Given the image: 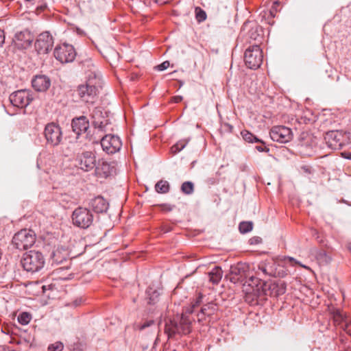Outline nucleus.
I'll return each mask as SVG.
<instances>
[{"instance_id": "nucleus-1", "label": "nucleus", "mask_w": 351, "mask_h": 351, "mask_svg": "<svg viewBox=\"0 0 351 351\" xmlns=\"http://www.w3.org/2000/svg\"><path fill=\"white\" fill-rule=\"evenodd\" d=\"M201 300L202 295H199L195 303L187 308L181 316H177L173 319H169L166 322L165 332L169 339H176L178 335H188L191 332L192 322L194 320L192 315L195 307L199 305Z\"/></svg>"}, {"instance_id": "nucleus-2", "label": "nucleus", "mask_w": 351, "mask_h": 351, "mask_svg": "<svg viewBox=\"0 0 351 351\" xmlns=\"http://www.w3.org/2000/svg\"><path fill=\"white\" fill-rule=\"evenodd\" d=\"M243 291L245 293V300L253 304H258V300H263L268 293L265 290V282L252 276L244 283Z\"/></svg>"}, {"instance_id": "nucleus-3", "label": "nucleus", "mask_w": 351, "mask_h": 351, "mask_svg": "<svg viewBox=\"0 0 351 351\" xmlns=\"http://www.w3.org/2000/svg\"><path fill=\"white\" fill-rule=\"evenodd\" d=\"M100 78L96 73H90L85 84H80L77 88V93L80 98L84 102L95 103L97 95V86L99 84Z\"/></svg>"}, {"instance_id": "nucleus-4", "label": "nucleus", "mask_w": 351, "mask_h": 351, "mask_svg": "<svg viewBox=\"0 0 351 351\" xmlns=\"http://www.w3.org/2000/svg\"><path fill=\"white\" fill-rule=\"evenodd\" d=\"M45 259L38 251L31 250L24 254L21 264L25 270L31 273L40 271L45 265Z\"/></svg>"}, {"instance_id": "nucleus-5", "label": "nucleus", "mask_w": 351, "mask_h": 351, "mask_svg": "<svg viewBox=\"0 0 351 351\" xmlns=\"http://www.w3.org/2000/svg\"><path fill=\"white\" fill-rule=\"evenodd\" d=\"M36 236L31 229H22L13 237L12 243L19 250H26L32 247L36 242Z\"/></svg>"}, {"instance_id": "nucleus-6", "label": "nucleus", "mask_w": 351, "mask_h": 351, "mask_svg": "<svg viewBox=\"0 0 351 351\" xmlns=\"http://www.w3.org/2000/svg\"><path fill=\"white\" fill-rule=\"evenodd\" d=\"M263 60V51L258 44L256 43L246 49L244 53V61L249 69H256L259 68Z\"/></svg>"}, {"instance_id": "nucleus-7", "label": "nucleus", "mask_w": 351, "mask_h": 351, "mask_svg": "<svg viewBox=\"0 0 351 351\" xmlns=\"http://www.w3.org/2000/svg\"><path fill=\"white\" fill-rule=\"evenodd\" d=\"M71 219L74 226L86 229L93 223V215L88 208L79 206L73 210Z\"/></svg>"}, {"instance_id": "nucleus-8", "label": "nucleus", "mask_w": 351, "mask_h": 351, "mask_svg": "<svg viewBox=\"0 0 351 351\" xmlns=\"http://www.w3.org/2000/svg\"><path fill=\"white\" fill-rule=\"evenodd\" d=\"M250 275L248 265L243 263H239L235 265H232L230 269V280L233 283H241L243 285L246 283Z\"/></svg>"}, {"instance_id": "nucleus-9", "label": "nucleus", "mask_w": 351, "mask_h": 351, "mask_svg": "<svg viewBox=\"0 0 351 351\" xmlns=\"http://www.w3.org/2000/svg\"><path fill=\"white\" fill-rule=\"evenodd\" d=\"M53 55L61 63H69L75 60L77 53L73 45L63 43L56 47Z\"/></svg>"}, {"instance_id": "nucleus-10", "label": "nucleus", "mask_w": 351, "mask_h": 351, "mask_svg": "<svg viewBox=\"0 0 351 351\" xmlns=\"http://www.w3.org/2000/svg\"><path fill=\"white\" fill-rule=\"evenodd\" d=\"M33 96L31 90L27 89H21L12 93L9 100L15 107L24 108L27 107L33 100Z\"/></svg>"}, {"instance_id": "nucleus-11", "label": "nucleus", "mask_w": 351, "mask_h": 351, "mask_svg": "<svg viewBox=\"0 0 351 351\" xmlns=\"http://www.w3.org/2000/svg\"><path fill=\"white\" fill-rule=\"evenodd\" d=\"M101 146L108 154L119 152L122 146L120 138L112 134H106L101 139Z\"/></svg>"}, {"instance_id": "nucleus-12", "label": "nucleus", "mask_w": 351, "mask_h": 351, "mask_svg": "<svg viewBox=\"0 0 351 351\" xmlns=\"http://www.w3.org/2000/svg\"><path fill=\"white\" fill-rule=\"evenodd\" d=\"M47 142L53 146L60 144L62 140V134L60 126L54 123H48L44 131Z\"/></svg>"}, {"instance_id": "nucleus-13", "label": "nucleus", "mask_w": 351, "mask_h": 351, "mask_svg": "<svg viewBox=\"0 0 351 351\" xmlns=\"http://www.w3.org/2000/svg\"><path fill=\"white\" fill-rule=\"evenodd\" d=\"M53 46V38L49 32L40 34L35 42V49L40 54H46Z\"/></svg>"}, {"instance_id": "nucleus-14", "label": "nucleus", "mask_w": 351, "mask_h": 351, "mask_svg": "<svg viewBox=\"0 0 351 351\" xmlns=\"http://www.w3.org/2000/svg\"><path fill=\"white\" fill-rule=\"evenodd\" d=\"M269 135L274 141L285 143L292 139L293 134L290 128L283 125H276L270 130Z\"/></svg>"}, {"instance_id": "nucleus-15", "label": "nucleus", "mask_w": 351, "mask_h": 351, "mask_svg": "<svg viewBox=\"0 0 351 351\" xmlns=\"http://www.w3.org/2000/svg\"><path fill=\"white\" fill-rule=\"evenodd\" d=\"M76 160L79 167L84 171H89L96 168V156L89 151L78 154Z\"/></svg>"}, {"instance_id": "nucleus-16", "label": "nucleus", "mask_w": 351, "mask_h": 351, "mask_svg": "<svg viewBox=\"0 0 351 351\" xmlns=\"http://www.w3.org/2000/svg\"><path fill=\"white\" fill-rule=\"evenodd\" d=\"M104 114H106V112H104L100 107L95 108L91 113L93 125L101 132H106L108 125L110 124V120Z\"/></svg>"}, {"instance_id": "nucleus-17", "label": "nucleus", "mask_w": 351, "mask_h": 351, "mask_svg": "<svg viewBox=\"0 0 351 351\" xmlns=\"http://www.w3.org/2000/svg\"><path fill=\"white\" fill-rule=\"evenodd\" d=\"M34 36L31 32L27 29L16 33L14 42L16 45L22 49H27L34 41Z\"/></svg>"}, {"instance_id": "nucleus-18", "label": "nucleus", "mask_w": 351, "mask_h": 351, "mask_svg": "<svg viewBox=\"0 0 351 351\" xmlns=\"http://www.w3.org/2000/svg\"><path fill=\"white\" fill-rule=\"evenodd\" d=\"M71 127L73 132L77 136L83 133H86V136L88 135L89 121L86 116L73 118L71 121Z\"/></svg>"}, {"instance_id": "nucleus-19", "label": "nucleus", "mask_w": 351, "mask_h": 351, "mask_svg": "<svg viewBox=\"0 0 351 351\" xmlns=\"http://www.w3.org/2000/svg\"><path fill=\"white\" fill-rule=\"evenodd\" d=\"M325 140L327 141L329 147L333 149L341 148L346 144L343 132L340 131H330L327 132Z\"/></svg>"}, {"instance_id": "nucleus-20", "label": "nucleus", "mask_w": 351, "mask_h": 351, "mask_svg": "<svg viewBox=\"0 0 351 351\" xmlns=\"http://www.w3.org/2000/svg\"><path fill=\"white\" fill-rule=\"evenodd\" d=\"M265 286L267 295L274 297L284 294L287 289L286 283L281 280L270 282H265Z\"/></svg>"}, {"instance_id": "nucleus-21", "label": "nucleus", "mask_w": 351, "mask_h": 351, "mask_svg": "<svg viewBox=\"0 0 351 351\" xmlns=\"http://www.w3.org/2000/svg\"><path fill=\"white\" fill-rule=\"evenodd\" d=\"M32 84L35 90L45 92L50 87L51 80L45 75H38L32 79Z\"/></svg>"}, {"instance_id": "nucleus-22", "label": "nucleus", "mask_w": 351, "mask_h": 351, "mask_svg": "<svg viewBox=\"0 0 351 351\" xmlns=\"http://www.w3.org/2000/svg\"><path fill=\"white\" fill-rule=\"evenodd\" d=\"M89 207L97 213H106L108 209V202L101 196H97L90 199Z\"/></svg>"}, {"instance_id": "nucleus-23", "label": "nucleus", "mask_w": 351, "mask_h": 351, "mask_svg": "<svg viewBox=\"0 0 351 351\" xmlns=\"http://www.w3.org/2000/svg\"><path fill=\"white\" fill-rule=\"evenodd\" d=\"M332 319L334 324L336 326H339L341 329L342 326H348L351 317H350L346 313H344L339 309H336L332 312Z\"/></svg>"}, {"instance_id": "nucleus-24", "label": "nucleus", "mask_w": 351, "mask_h": 351, "mask_svg": "<svg viewBox=\"0 0 351 351\" xmlns=\"http://www.w3.org/2000/svg\"><path fill=\"white\" fill-rule=\"evenodd\" d=\"M114 172V165L106 161L99 163L95 168L96 174L103 178H107Z\"/></svg>"}, {"instance_id": "nucleus-25", "label": "nucleus", "mask_w": 351, "mask_h": 351, "mask_svg": "<svg viewBox=\"0 0 351 351\" xmlns=\"http://www.w3.org/2000/svg\"><path fill=\"white\" fill-rule=\"evenodd\" d=\"M69 254L68 249L61 246L58 247L55 250H53L51 258L53 261V263H55L56 264H61L64 261H66L69 258Z\"/></svg>"}, {"instance_id": "nucleus-26", "label": "nucleus", "mask_w": 351, "mask_h": 351, "mask_svg": "<svg viewBox=\"0 0 351 351\" xmlns=\"http://www.w3.org/2000/svg\"><path fill=\"white\" fill-rule=\"evenodd\" d=\"M223 271L219 267H215L209 273V280L213 282L214 285H217L221 278H222Z\"/></svg>"}, {"instance_id": "nucleus-27", "label": "nucleus", "mask_w": 351, "mask_h": 351, "mask_svg": "<svg viewBox=\"0 0 351 351\" xmlns=\"http://www.w3.org/2000/svg\"><path fill=\"white\" fill-rule=\"evenodd\" d=\"M315 258L319 265H328L331 261V258L327 254L326 251L323 250H318L315 251Z\"/></svg>"}, {"instance_id": "nucleus-28", "label": "nucleus", "mask_w": 351, "mask_h": 351, "mask_svg": "<svg viewBox=\"0 0 351 351\" xmlns=\"http://www.w3.org/2000/svg\"><path fill=\"white\" fill-rule=\"evenodd\" d=\"M146 295L147 303L149 304H154L160 296V293L152 287H149L146 291Z\"/></svg>"}, {"instance_id": "nucleus-29", "label": "nucleus", "mask_w": 351, "mask_h": 351, "mask_svg": "<svg viewBox=\"0 0 351 351\" xmlns=\"http://www.w3.org/2000/svg\"><path fill=\"white\" fill-rule=\"evenodd\" d=\"M261 31V29L256 25L253 24L250 26V29L248 32V36L250 40L254 41H260L262 38L259 32Z\"/></svg>"}, {"instance_id": "nucleus-30", "label": "nucleus", "mask_w": 351, "mask_h": 351, "mask_svg": "<svg viewBox=\"0 0 351 351\" xmlns=\"http://www.w3.org/2000/svg\"><path fill=\"white\" fill-rule=\"evenodd\" d=\"M241 135L243 138V139L248 143H261L262 145H265V143L258 138L256 136H255L252 133L250 132L249 131L244 130L241 132Z\"/></svg>"}, {"instance_id": "nucleus-31", "label": "nucleus", "mask_w": 351, "mask_h": 351, "mask_svg": "<svg viewBox=\"0 0 351 351\" xmlns=\"http://www.w3.org/2000/svg\"><path fill=\"white\" fill-rule=\"evenodd\" d=\"M155 189L158 193H167L169 191V184L166 180H160L156 184Z\"/></svg>"}, {"instance_id": "nucleus-32", "label": "nucleus", "mask_w": 351, "mask_h": 351, "mask_svg": "<svg viewBox=\"0 0 351 351\" xmlns=\"http://www.w3.org/2000/svg\"><path fill=\"white\" fill-rule=\"evenodd\" d=\"M217 309V305L213 302L208 303L201 308L203 313H205L207 317H210L213 315Z\"/></svg>"}, {"instance_id": "nucleus-33", "label": "nucleus", "mask_w": 351, "mask_h": 351, "mask_svg": "<svg viewBox=\"0 0 351 351\" xmlns=\"http://www.w3.org/2000/svg\"><path fill=\"white\" fill-rule=\"evenodd\" d=\"M181 191L186 195H191L194 191V184L192 182L186 181L182 184Z\"/></svg>"}, {"instance_id": "nucleus-34", "label": "nucleus", "mask_w": 351, "mask_h": 351, "mask_svg": "<svg viewBox=\"0 0 351 351\" xmlns=\"http://www.w3.org/2000/svg\"><path fill=\"white\" fill-rule=\"evenodd\" d=\"M252 229L253 223L252 221H242L239 225V230L242 234L247 233Z\"/></svg>"}, {"instance_id": "nucleus-35", "label": "nucleus", "mask_w": 351, "mask_h": 351, "mask_svg": "<svg viewBox=\"0 0 351 351\" xmlns=\"http://www.w3.org/2000/svg\"><path fill=\"white\" fill-rule=\"evenodd\" d=\"M31 319V314L27 312H23L18 316V322L22 325H27Z\"/></svg>"}, {"instance_id": "nucleus-36", "label": "nucleus", "mask_w": 351, "mask_h": 351, "mask_svg": "<svg viewBox=\"0 0 351 351\" xmlns=\"http://www.w3.org/2000/svg\"><path fill=\"white\" fill-rule=\"evenodd\" d=\"M188 141L187 140H182L178 141L176 145H174L171 147V152L173 154H177L178 152L182 150L185 146L187 145Z\"/></svg>"}, {"instance_id": "nucleus-37", "label": "nucleus", "mask_w": 351, "mask_h": 351, "mask_svg": "<svg viewBox=\"0 0 351 351\" xmlns=\"http://www.w3.org/2000/svg\"><path fill=\"white\" fill-rule=\"evenodd\" d=\"M277 263L273 260L267 261V276L275 277Z\"/></svg>"}, {"instance_id": "nucleus-38", "label": "nucleus", "mask_w": 351, "mask_h": 351, "mask_svg": "<svg viewBox=\"0 0 351 351\" xmlns=\"http://www.w3.org/2000/svg\"><path fill=\"white\" fill-rule=\"evenodd\" d=\"M195 18L199 23L203 22L206 19V13L201 8H195Z\"/></svg>"}, {"instance_id": "nucleus-39", "label": "nucleus", "mask_w": 351, "mask_h": 351, "mask_svg": "<svg viewBox=\"0 0 351 351\" xmlns=\"http://www.w3.org/2000/svg\"><path fill=\"white\" fill-rule=\"evenodd\" d=\"M288 270L282 265L277 263L275 278H283L288 274Z\"/></svg>"}, {"instance_id": "nucleus-40", "label": "nucleus", "mask_w": 351, "mask_h": 351, "mask_svg": "<svg viewBox=\"0 0 351 351\" xmlns=\"http://www.w3.org/2000/svg\"><path fill=\"white\" fill-rule=\"evenodd\" d=\"M64 348V345L60 341H57L54 343L50 344L48 346V351H62Z\"/></svg>"}, {"instance_id": "nucleus-41", "label": "nucleus", "mask_w": 351, "mask_h": 351, "mask_svg": "<svg viewBox=\"0 0 351 351\" xmlns=\"http://www.w3.org/2000/svg\"><path fill=\"white\" fill-rule=\"evenodd\" d=\"M154 324V321L152 319L145 321L143 324L137 325L136 328L139 330H143L147 327H150L151 326Z\"/></svg>"}, {"instance_id": "nucleus-42", "label": "nucleus", "mask_w": 351, "mask_h": 351, "mask_svg": "<svg viewBox=\"0 0 351 351\" xmlns=\"http://www.w3.org/2000/svg\"><path fill=\"white\" fill-rule=\"evenodd\" d=\"M258 270L265 276H267V261L261 263L258 266Z\"/></svg>"}, {"instance_id": "nucleus-43", "label": "nucleus", "mask_w": 351, "mask_h": 351, "mask_svg": "<svg viewBox=\"0 0 351 351\" xmlns=\"http://www.w3.org/2000/svg\"><path fill=\"white\" fill-rule=\"evenodd\" d=\"M250 245H258L262 243V239L260 237H253L249 240Z\"/></svg>"}, {"instance_id": "nucleus-44", "label": "nucleus", "mask_w": 351, "mask_h": 351, "mask_svg": "<svg viewBox=\"0 0 351 351\" xmlns=\"http://www.w3.org/2000/svg\"><path fill=\"white\" fill-rule=\"evenodd\" d=\"M170 65V63L169 61H165L162 63L158 64L156 66V69L158 71H164L167 69Z\"/></svg>"}, {"instance_id": "nucleus-45", "label": "nucleus", "mask_w": 351, "mask_h": 351, "mask_svg": "<svg viewBox=\"0 0 351 351\" xmlns=\"http://www.w3.org/2000/svg\"><path fill=\"white\" fill-rule=\"evenodd\" d=\"M160 207L162 211L169 212L173 210L174 206L168 204H160Z\"/></svg>"}, {"instance_id": "nucleus-46", "label": "nucleus", "mask_w": 351, "mask_h": 351, "mask_svg": "<svg viewBox=\"0 0 351 351\" xmlns=\"http://www.w3.org/2000/svg\"><path fill=\"white\" fill-rule=\"evenodd\" d=\"M196 316L197 322H203L204 320H206V317H207V315L205 313H203V311L202 310H200V311L197 313Z\"/></svg>"}, {"instance_id": "nucleus-47", "label": "nucleus", "mask_w": 351, "mask_h": 351, "mask_svg": "<svg viewBox=\"0 0 351 351\" xmlns=\"http://www.w3.org/2000/svg\"><path fill=\"white\" fill-rule=\"evenodd\" d=\"M343 137L345 138L346 143H351V130L343 132Z\"/></svg>"}, {"instance_id": "nucleus-48", "label": "nucleus", "mask_w": 351, "mask_h": 351, "mask_svg": "<svg viewBox=\"0 0 351 351\" xmlns=\"http://www.w3.org/2000/svg\"><path fill=\"white\" fill-rule=\"evenodd\" d=\"M341 329L345 331L348 335L351 336V319L348 326H342Z\"/></svg>"}, {"instance_id": "nucleus-49", "label": "nucleus", "mask_w": 351, "mask_h": 351, "mask_svg": "<svg viewBox=\"0 0 351 351\" xmlns=\"http://www.w3.org/2000/svg\"><path fill=\"white\" fill-rule=\"evenodd\" d=\"M256 149L260 152H268L269 151V149L267 148L266 146H263V145H258V146H256Z\"/></svg>"}, {"instance_id": "nucleus-50", "label": "nucleus", "mask_w": 351, "mask_h": 351, "mask_svg": "<svg viewBox=\"0 0 351 351\" xmlns=\"http://www.w3.org/2000/svg\"><path fill=\"white\" fill-rule=\"evenodd\" d=\"M5 43V33L4 31L0 29V47L3 46Z\"/></svg>"}, {"instance_id": "nucleus-51", "label": "nucleus", "mask_w": 351, "mask_h": 351, "mask_svg": "<svg viewBox=\"0 0 351 351\" xmlns=\"http://www.w3.org/2000/svg\"><path fill=\"white\" fill-rule=\"evenodd\" d=\"M183 97L182 96H180V95H177V96H174L172 97L171 99V101L173 102V103H180V101H182Z\"/></svg>"}, {"instance_id": "nucleus-52", "label": "nucleus", "mask_w": 351, "mask_h": 351, "mask_svg": "<svg viewBox=\"0 0 351 351\" xmlns=\"http://www.w3.org/2000/svg\"><path fill=\"white\" fill-rule=\"evenodd\" d=\"M341 155L343 158L351 160V152H344L341 154Z\"/></svg>"}, {"instance_id": "nucleus-53", "label": "nucleus", "mask_w": 351, "mask_h": 351, "mask_svg": "<svg viewBox=\"0 0 351 351\" xmlns=\"http://www.w3.org/2000/svg\"><path fill=\"white\" fill-rule=\"evenodd\" d=\"M154 2L158 4H165L168 3L170 0H153Z\"/></svg>"}, {"instance_id": "nucleus-54", "label": "nucleus", "mask_w": 351, "mask_h": 351, "mask_svg": "<svg viewBox=\"0 0 351 351\" xmlns=\"http://www.w3.org/2000/svg\"><path fill=\"white\" fill-rule=\"evenodd\" d=\"M206 182L209 184H215L217 183L216 180L214 178H208Z\"/></svg>"}, {"instance_id": "nucleus-55", "label": "nucleus", "mask_w": 351, "mask_h": 351, "mask_svg": "<svg viewBox=\"0 0 351 351\" xmlns=\"http://www.w3.org/2000/svg\"><path fill=\"white\" fill-rule=\"evenodd\" d=\"M287 259L289 260V261L290 263H293V262H294V263H296V264H299V263H298V262H297V261H296L293 258H292V257H288V258H287Z\"/></svg>"}, {"instance_id": "nucleus-56", "label": "nucleus", "mask_w": 351, "mask_h": 351, "mask_svg": "<svg viewBox=\"0 0 351 351\" xmlns=\"http://www.w3.org/2000/svg\"><path fill=\"white\" fill-rule=\"evenodd\" d=\"M42 289H43V292L45 293V289H46V286H45V285H44V286H43V287H42Z\"/></svg>"}, {"instance_id": "nucleus-57", "label": "nucleus", "mask_w": 351, "mask_h": 351, "mask_svg": "<svg viewBox=\"0 0 351 351\" xmlns=\"http://www.w3.org/2000/svg\"><path fill=\"white\" fill-rule=\"evenodd\" d=\"M344 351H351V348H347L344 350Z\"/></svg>"}, {"instance_id": "nucleus-58", "label": "nucleus", "mask_w": 351, "mask_h": 351, "mask_svg": "<svg viewBox=\"0 0 351 351\" xmlns=\"http://www.w3.org/2000/svg\"><path fill=\"white\" fill-rule=\"evenodd\" d=\"M169 231H170V229H169V228H167V230H164V232H169Z\"/></svg>"}, {"instance_id": "nucleus-59", "label": "nucleus", "mask_w": 351, "mask_h": 351, "mask_svg": "<svg viewBox=\"0 0 351 351\" xmlns=\"http://www.w3.org/2000/svg\"><path fill=\"white\" fill-rule=\"evenodd\" d=\"M300 265L301 267H304V268H306V269H308V267H307L306 266H304V265H301V264H300Z\"/></svg>"}, {"instance_id": "nucleus-60", "label": "nucleus", "mask_w": 351, "mask_h": 351, "mask_svg": "<svg viewBox=\"0 0 351 351\" xmlns=\"http://www.w3.org/2000/svg\"><path fill=\"white\" fill-rule=\"evenodd\" d=\"M247 25H248V24H247V23H245V24H244V27H247Z\"/></svg>"}, {"instance_id": "nucleus-61", "label": "nucleus", "mask_w": 351, "mask_h": 351, "mask_svg": "<svg viewBox=\"0 0 351 351\" xmlns=\"http://www.w3.org/2000/svg\"><path fill=\"white\" fill-rule=\"evenodd\" d=\"M303 169H304V171H307V170H308V169H307V168H306V167H303Z\"/></svg>"}, {"instance_id": "nucleus-62", "label": "nucleus", "mask_w": 351, "mask_h": 351, "mask_svg": "<svg viewBox=\"0 0 351 351\" xmlns=\"http://www.w3.org/2000/svg\"><path fill=\"white\" fill-rule=\"evenodd\" d=\"M302 135H305V136H305V138H306V137L308 136V134H303Z\"/></svg>"}, {"instance_id": "nucleus-63", "label": "nucleus", "mask_w": 351, "mask_h": 351, "mask_svg": "<svg viewBox=\"0 0 351 351\" xmlns=\"http://www.w3.org/2000/svg\"><path fill=\"white\" fill-rule=\"evenodd\" d=\"M306 144V143H302V145H304Z\"/></svg>"}, {"instance_id": "nucleus-64", "label": "nucleus", "mask_w": 351, "mask_h": 351, "mask_svg": "<svg viewBox=\"0 0 351 351\" xmlns=\"http://www.w3.org/2000/svg\"><path fill=\"white\" fill-rule=\"evenodd\" d=\"M349 250H351V247H349Z\"/></svg>"}]
</instances>
